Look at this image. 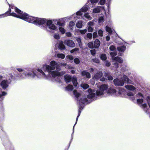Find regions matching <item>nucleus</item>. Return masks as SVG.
<instances>
[{
  "label": "nucleus",
  "instance_id": "f257e3e1",
  "mask_svg": "<svg viewBox=\"0 0 150 150\" xmlns=\"http://www.w3.org/2000/svg\"><path fill=\"white\" fill-rule=\"evenodd\" d=\"M31 18V19L30 23L36 25H40L45 30L47 31L53 33L58 30L57 26L53 23L52 20L34 17Z\"/></svg>",
  "mask_w": 150,
  "mask_h": 150
},
{
  "label": "nucleus",
  "instance_id": "f03ea898",
  "mask_svg": "<svg viewBox=\"0 0 150 150\" xmlns=\"http://www.w3.org/2000/svg\"><path fill=\"white\" fill-rule=\"evenodd\" d=\"M50 65L44 64L43 65L42 69L45 71H47L49 75H51L53 78L57 77L56 80L59 83H60L61 80L59 77L65 73L64 71H59L60 69L57 67L58 66L57 62L54 61L50 62Z\"/></svg>",
  "mask_w": 150,
  "mask_h": 150
},
{
  "label": "nucleus",
  "instance_id": "7ed1b4c3",
  "mask_svg": "<svg viewBox=\"0 0 150 150\" xmlns=\"http://www.w3.org/2000/svg\"><path fill=\"white\" fill-rule=\"evenodd\" d=\"M8 4L9 6V8L8 11L5 13H6V16L8 15L7 16H12L30 23L31 19V17H32V16H29L25 13H23L13 5Z\"/></svg>",
  "mask_w": 150,
  "mask_h": 150
},
{
  "label": "nucleus",
  "instance_id": "20e7f679",
  "mask_svg": "<svg viewBox=\"0 0 150 150\" xmlns=\"http://www.w3.org/2000/svg\"><path fill=\"white\" fill-rule=\"evenodd\" d=\"M37 71L40 73V76L37 75L33 69L30 68H28L26 71H24L22 74L21 73L18 74V77L20 79H25L29 77L35 78V76H37L38 78H42L47 79H49V75H46L41 69H38Z\"/></svg>",
  "mask_w": 150,
  "mask_h": 150
},
{
  "label": "nucleus",
  "instance_id": "39448f33",
  "mask_svg": "<svg viewBox=\"0 0 150 150\" xmlns=\"http://www.w3.org/2000/svg\"><path fill=\"white\" fill-rule=\"evenodd\" d=\"M116 91L113 87L108 88L106 84L101 85L99 89L97 90V95L98 96H114L115 95Z\"/></svg>",
  "mask_w": 150,
  "mask_h": 150
},
{
  "label": "nucleus",
  "instance_id": "423d86ee",
  "mask_svg": "<svg viewBox=\"0 0 150 150\" xmlns=\"http://www.w3.org/2000/svg\"><path fill=\"white\" fill-rule=\"evenodd\" d=\"M73 93L75 97L77 98V100L79 101V114L76 117V123L73 126V133L74 132V126L76 124L78 118L80 115L81 112V109H82V108L83 107L84 104L86 103L88 101L87 98H86V96H82L81 98L79 100L78 98L80 97H81V96L79 93L77 92L76 90H74L73 91Z\"/></svg>",
  "mask_w": 150,
  "mask_h": 150
},
{
  "label": "nucleus",
  "instance_id": "0eeeda50",
  "mask_svg": "<svg viewBox=\"0 0 150 150\" xmlns=\"http://www.w3.org/2000/svg\"><path fill=\"white\" fill-rule=\"evenodd\" d=\"M114 84L116 86H122L124 85V82L127 83L133 84L132 81L129 80L127 76L123 75V76L120 79H115L113 81Z\"/></svg>",
  "mask_w": 150,
  "mask_h": 150
},
{
  "label": "nucleus",
  "instance_id": "6e6552de",
  "mask_svg": "<svg viewBox=\"0 0 150 150\" xmlns=\"http://www.w3.org/2000/svg\"><path fill=\"white\" fill-rule=\"evenodd\" d=\"M137 97H141L142 98L138 99L137 100V104L139 105L146 112H147V106L146 104H142L143 102V98H144L143 95L141 93H139L137 95ZM136 99H137L136 98Z\"/></svg>",
  "mask_w": 150,
  "mask_h": 150
},
{
  "label": "nucleus",
  "instance_id": "1a4fd4ad",
  "mask_svg": "<svg viewBox=\"0 0 150 150\" xmlns=\"http://www.w3.org/2000/svg\"><path fill=\"white\" fill-rule=\"evenodd\" d=\"M64 77L66 83H69L71 81L75 86H77L78 83L77 82V79L76 77L75 76L72 77L71 76L68 75H64Z\"/></svg>",
  "mask_w": 150,
  "mask_h": 150
},
{
  "label": "nucleus",
  "instance_id": "9d476101",
  "mask_svg": "<svg viewBox=\"0 0 150 150\" xmlns=\"http://www.w3.org/2000/svg\"><path fill=\"white\" fill-rule=\"evenodd\" d=\"M112 62L113 63V65L116 69L118 68L119 67L118 62L122 63L123 61V60L121 58L118 56L112 58Z\"/></svg>",
  "mask_w": 150,
  "mask_h": 150
},
{
  "label": "nucleus",
  "instance_id": "9b49d317",
  "mask_svg": "<svg viewBox=\"0 0 150 150\" xmlns=\"http://www.w3.org/2000/svg\"><path fill=\"white\" fill-rule=\"evenodd\" d=\"M88 94L87 95V98L90 99H93L94 100L96 99V97L97 95V91H96V93H95V91L92 90L91 88H89L88 90Z\"/></svg>",
  "mask_w": 150,
  "mask_h": 150
},
{
  "label": "nucleus",
  "instance_id": "f8f14e48",
  "mask_svg": "<svg viewBox=\"0 0 150 150\" xmlns=\"http://www.w3.org/2000/svg\"><path fill=\"white\" fill-rule=\"evenodd\" d=\"M9 83L8 81L4 80L1 82L0 85L3 89H6L8 87Z\"/></svg>",
  "mask_w": 150,
  "mask_h": 150
},
{
  "label": "nucleus",
  "instance_id": "ddd939ff",
  "mask_svg": "<svg viewBox=\"0 0 150 150\" xmlns=\"http://www.w3.org/2000/svg\"><path fill=\"white\" fill-rule=\"evenodd\" d=\"M64 43L66 44L68 46L71 47H74L75 46V45L74 41L71 40H67L64 41Z\"/></svg>",
  "mask_w": 150,
  "mask_h": 150
},
{
  "label": "nucleus",
  "instance_id": "4468645a",
  "mask_svg": "<svg viewBox=\"0 0 150 150\" xmlns=\"http://www.w3.org/2000/svg\"><path fill=\"white\" fill-rule=\"evenodd\" d=\"M96 74L94 75L93 78L96 80H98L100 78L103 76V73L101 71L97 70L96 71Z\"/></svg>",
  "mask_w": 150,
  "mask_h": 150
},
{
  "label": "nucleus",
  "instance_id": "2eb2a0df",
  "mask_svg": "<svg viewBox=\"0 0 150 150\" xmlns=\"http://www.w3.org/2000/svg\"><path fill=\"white\" fill-rule=\"evenodd\" d=\"M4 144L7 148V150H14L13 147L10 142H8L7 143L5 142Z\"/></svg>",
  "mask_w": 150,
  "mask_h": 150
},
{
  "label": "nucleus",
  "instance_id": "dca6fc26",
  "mask_svg": "<svg viewBox=\"0 0 150 150\" xmlns=\"http://www.w3.org/2000/svg\"><path fill=\"white\" fill-rule=\"evenodd\" d=\"M4 144L7 148V150H14L13 147L10 142H8L7 143L5 142Z\"/></svg>",
  "mask_w": 150,
  "mask_h": 150
},
{
  "label": "nucleus",
  "instance_id": "f3484780",
  "mask_svg": "<svg viewBox=\"0 0 150 150\" xmlns=\"http://www.w3.org/2000/svg\"><path fill=\"white\" fill-rule=\"evenodd\" d=\"M88 10V8L86 6H83L79 11L76 12V14L82 15L83 14V12H86Z\"/></svg>",
  "mask_w": 150,
  "mask_h": 150
},
{
  "label": "nucleus",
  "instance_id": "a211bd4d",
  "mask_svg": "<svg viewBox=\"0 0 150 150\" xmlns=\"http://www.w3.org/2000/svg\"><path fill=\"white\" fill-rule=\"evenodd\" d=\"M81 74L83 76H86L87 78H90L91 77L90 74L89 72L85 71H82Z\"/></svg>",
  "mask_w": 150,
  "mask_h": 150
},
{
  "label": "nucleus",
  "instance_id": "6ab92c4d",
  "mask_svg": "<svg viewBox=\"0 0 150 150\" xmlns=\"http://www.w3.org/2000/svg\"><path fill=\"white\" fill-rule=\"evenodd\" d=\"M127 95L128 96L131 97L130 99L133 102H135L136 101V97H135L133 96L134 94L132 92H129L127 93Z\"/></svg>",
  "mask_w": 150,
  "mask_h": 150
},
{
  "label": "nucleus",
  "instance_id": "aec40b11",
  "mask_svg": "<svg viewBox=\"0 0 150 150\" xmlns=\"http://www.w3.org/2000/svg\"><path fill=\"white\" fill-rule=\"evenodd\" d=\"M100 44V42L98 39L96 40L94 43V47L95 48H98L99 47Z\"/></svg>",
  "mask_w": 150,
  "mask_h": 150
},
{
  "label": "nucleus",
  "instance_id": "412c9836",
  "mask_svg": "<svg viewBox=\"0 0 150 150\" xmlns=\"http://www.w3.org/2000/svg\"><path fill=\"white\" fill-rule=\"evenodd\" d=\"M6 93L2 91L1 89L0 88V101L2 100L4 98L3 96H6Z\"/></svg>",
  "mask_w": 150,
  "mask_h": 150
},
{
  "label": "nucleus",
  "instance_id": "4be33fe9",
  "mask_svg": "<svg viewBox=\"0 0 150 150\" xmlns=\"http://www.w3.org/2000/svg\"><path fill=\"white\" fill-rule=\"evenodd\" d=\"M117 49L118 51L123 52L126 50V47L125 46L123 45L120 47H118Z\"/></svg>",
  "mask_w": 150,
  "mask_h": 150
},
{
  "label": "nucleus",
  "instance_id": "5701e85b",
  "mask_svg": "<svg viewBox=\"0 0 150 150\" xmlns=\"http://www.w3.org/2000/svg\"><path fill=\"white\" fill-rule=\"evenodd\" d=\"M125 87L127 90L130 91H134L135 89V88L134 86L130 85L125 86Z\"/></svg>",
  "mask_w": 150,
  "mask_h": 150
},
{
  "label": "nucleus",
  "instance_id": "b1692460",
  "mask_svg": "<svg viewBox=\"0 0 150 150\" xmlns=\"http://www.w3.org/2000/svg\"><path fill=\"white\" fill-rule=\"evenodd\" d=\"M78 16H80V15H77L76 13V14H74L70 16L69 18L70 20H71L72 18H74V20L76 21L79 18V17Z\"/></svg>",
  "mask_w": 150,
  "mask_h": 150
},
{
  "label": "nucleus",
  "instance_id": "393cba45",
  "mask_svg": "<svg viewBox=\"0 0 150 150\" xmlns=\"http://www.w3.org/2000/svg\"><path fill=\"white\" fill-rule=\"evenodd\" d=\"M101 8L100 6L97 7L93 9V13H99L100 11Z\"/></svg>",
  "mask_w": 150,
  "mask_h": 150
},
{
  "label": "nucleus",
  "instance_id": "a878e982",
  "mask_svg": "<svg viewBox=\"0 0 150 150\" xmlns=\"http://www.w3.org/2000/svg\"><path fill=\"white\" fill-rule=\"evenodd\" d=\"M104 75L107 77H108V79L109 80H112L113 79V77L108 72H105L104 73Z\"/></svg>",
  "mask_w": 150,
  "mask_h": 150
},
{
  "label": "nucleus",
  "instance_id": "bb28decb",
  "mask_svg": "<svg viewBox=\"0 0 150 150\" xmlns=\"http://www.w3.org/2000/svg\"><path fill=\"white\" fill-rule=\"evenodd\" d=\"M58 47L59 49L61 50H64L65 48V46L63 44V42H61L59 43Z\"/></svg>",
  "mask_w": 150,
  "mask_h": 150
},
{
  "label": "nucleus",
  "instance_id": "cd10ccee",
  "mask_svg": "<svg viewBox=\"0 0 150 150\" xmlns=\"http://www.w3.org/2000/svg\"><path fill=\"white\" fill-rule=\"evenodd\" d=\"M56 55L58 58L62 59H64L65 56V55L62 53H57Z\"/></svg>",
  "mask_w": 150,
  "mask_h": 150
},
{
  "label": "nucleus",
  "instance_id": "c85d7f7f",
  "mask_svg": "<svg viewBox=\"0 0 150 150\" xmlns=\"http://www.w3.org/2000/svg\"><path fill=\"white\" fill-rule=\"evenodd\" d=\"M59 30L61 33L62 34H64L66 32V30L64 28V27H59Z\"/></svg>",
  "mask_w": 150,
  "mask_h": 150
},
{
  "label": "nucleus",
  "instance_id": "c756f323",
  "mask_svg": "<svg viewBox=\"0 0 150 150\" xmlns=\"http://www.w3.org/2000/svg\"><path fill=\"white\" fill-rule=\"evenodd\" d=\"M65 88L67 91H71L73 89V87L72 85L69 84Z\"/></svg>",
  "mask_w": 150,
  "mask_h": 150
},
{
  "label": "nucleus",
  "instance_id": "7c9ffc66",
  "mask_svg": "<svg viewBox=\"0 0 150 150\" xmlns=\"http://www.w3.org/2000/svg\"><path fill=\"white\" fill-rule=\"evenodd\" d=\"M75 23L73 21H71L69 23V27L71 30L73 29V27L74 26Z\"/></svg>",
  "mask_w": 150,
  "mask_h": 150
},
{
  "label": "nucleus",
  "instance_id": "2f4dec72",
  "mask_svg": "<svg viewBox=\"0 0 150 150\" xmlns=\"http://www.w3.org/2000/svg\"><path fill=\"white\" fill-rule=\"evenodd\" d=\"M81 86L84 89H86L89 87V85L86 83L81 84Z\"/></svg>",
  "mask_w": 150,
  "mask_h": 150
},
{
  "label": "nucleus",
  "instance_id": "473e14b6",
  "mask_svg": "<svg viewBox=\"0 0 150 150\" xmlns=\"http://www.w3.org/2000/svg\"><path fill=\"white\" fill-rule=\"evenodd\" d=\"M76 27L79 28H82V22L79 21H78L76 23Z\"/></svg>",
  "mask_w": 150,
  "mask_h": 150
},
{
  "label": "nucleus",
  "instance_id": "72a5a7b5",
  "mask_svg": "<svg viewBox=\"0 0 150 150\" xmlns=\"http://www.w3.org/2000/svg\"><path fill=\"white\" fill-rule=\"evenodd\" d=\"M110 54L112 57V58L115 57V56L117 55V52H116L114 51L113 52H110Z\"/></svg>",
  "mask_w": 150,
  "mask_h": 150
},
{
  "label": "nucleus",
  "instance_id": "f704fd0d",
  "mask_svg": "<svg viewBox=\"0 0 150 150\" xmlns=\"http://www.w3.org/2000/svg\"><path fill=\"white\" fill-rule=\"evenodd\" d=\"M84 16L87 19L89 20H90L92 19L91 17L89 15V14L88 13H85L84 15Z\"/></svg>",
  "mask_w": 150,
  "mask_h": 150
},
{
  "label": "nucleus",
  "instance_id": "c9c22d12",
  "mask_svg": "<svg viewBox=\"0 0 150 150\" xmlns=\"http://www.w3.org/2000/svg\"><path fill=\"white\" fill-rule=\"evenodd\" d=\"M104 16H102L99 18L98 22L99 23H100L103 22L104 21Z\"/></svg>",
  "mask_w": 150,
  "mask_h": 150
},
{
  "label": "nucleus",
  "instance_id": "e433bc0d",
  "mask_svg": "<svg viewBox=\"0 0 150 150\" xmlns=\"http://www.w3.org/2000/svg\"><path fill=\"white\" fill-rule=\"evenodd\" d=\"M100 59L103 60H105L107 59L106 55L105 54H102L100 55Z\"/></svg>",
  "mask_w": 150,
  "mask_h": 150
},
{
  "label": "nucleus",
  "instance_id": "4c0bfd02",
  "mask_svg": "<svg viewBox=\"0 0 150 150\" xmlns=\"http://www.w3.org/2000/svg\"><path fill=\"white\" fill-rule=\"evenodd\" d=\"M106 30L108 32L110 33H111L112 32L111 29L107 26H106Z\"/></svg>",
  "mask_w": 150,
  "mask_h": 150
},
{
  "label": "nucleus",
  "instance_id": "58836bf2",
  "mask_svg": "<svg viewBox=\"0 0 150 150\" xmlns=\"http://www.w3.org/2000/svg\"><path fill=\"white\" fill-rule=\"evenodd\" d=\"M57 24L59 25V27H64L65 25V23H62L60 21H57Z\"/></svg>",
  "mask_w": 150,
  "mask_h": 150
},
{
  "label": "nucleus",
  "instance_id": "ea45409f",
  "mask_svg": "<svg viewBox=\"0 0 150 150\" xmlns=\"http://www.w3.org/2000/svg\"><path fill=\"white\" fill-rule=\"evenodd\" d=\"M99 0H91V2L92 4V6L95 5L98 1ZM93 6H92V7Z\"/></svg>",
  "mask_w": 150,
  "mask_h": 150
},
{
  "label": "nucleus",
  "instance_id": "a19ab883",
  "mask_svg": "<svg viewBox=\"0 0 150 150\" xmlns=\"http://www.w3.org/2000/svg\"><path fill=\"white\" fill-rule=\"evenodd\" d=\"M79 49L77 48H75L71 50L70 51V52L71 53H73L74 52H77L79 51Z\"/></svg>",
  "mask_w": 150,
  "mask_h": 150
},
{
  "label": "nucleus",
  "instance_id": "79ce46f5",
  "mask_svg": "<svg viewBox=\"0 0 150 150\" xmlns=\"http://www.w3.org/2000/svg\"><path fill=\"white\" fill-rule=\"evenodd\" d=\"M79 31L81 34H84L87 32V30L86 29H85L83 30H79Z\"/></svg>",
  "mask_w": 150,
  "mask_h": 150
},
{
  "label": "nucleus",
  "instance_id": "37998d69",
  "mask_svg": "<svg viewBox=\"0 0 150 150\" xmlns=\"http://www.w3.org/2000/svg\"><path fill=\"white\" fill-rule=\"evenodd\" d=\"M88 47L91 48H93L94 47L93 43V42H89L88 44Z\"/></svg>",
  "mask_w": 150,
  "mask_h": 150
},
{
  "label": "nucleus",
  "instance_id": "c03bdc74",
  "mask_svg": "<svg viewBox=\"0 0 150 150\" xmlns=\"http://www.w3.org/2000/svg\"><path fill=\"white\" fill-rule=\"evenodd\" d=\"M74 62L76 64H78L80 63V60L77 58H76L74 59Z\"/></svg>",
  "mask_w": 150,
  "mask_h": 150
},
{
  "label": "nucleus",
  "instance_id": "a18cd8bd",
  "mask_svg": "<svg viewBox=\"0 0 150 150\" xmlns=\"http://www.w3.org/2000/svg\"><path fill=\"white\" fill-rule=\"evenodd\" d=\"M125 92V90L122 88H120L119 89V93L120 94H122Z\"/></svg>",
  "mask_w": 150,
  "mask_h": 150
},
{
  "label": "nucleus",
  "instance_id": "49530a36",
  "mask_svg": "<svg viewBox=\"0 0 150 150\" xmlns=\"http://www.w3.org/2000/svg\"><path fill=\"white\" fill-rule=\"evenodd\" d=\"M98 35L100 37H102L103 35V32L101 30H99L98 32Z\"/></svg>",
  "mask_w": 150,
  "mask_h": 150
},
{
  "label": "nucleus",
  "instance_id": "de8ad7c7",
  "mask_svg": "<svg viewBox=\"0 0 150 150\" xmlns=\"http://www.w3.org/2000/svg\"><path fill=\"white\" fill-rule=\"evenodd\" d=\"M76 41L78 42L80 47H81V40L80 38H76Z\"/></svg>",
  "mask_w": 150,
  "mask_h": 150
},
{
  "label": "nucleus",
  "instance_id": "09e8293b",
  "mask_svg": "<svg viewBox=\"0 0 150 150\" xmlns=\"http://www.w3.org/2000/svg\"><path fill=\"white\" fill-rule=\"evenodd\" d=\"M109 49L110 50L112 51H114L116 50V48L115 46L113 45L110 46L109 47Z\"/></svg>",
  "mask_w": 150,
  "mask_h": 150
},
{
  "label": "nucleus",
  "instance_id": "8fccbe9b",
  "mask_svg": "<svg viewBox=\"0 0 150 150\" xmlns=\"http://www.w3.org/2000/svg\"><path fill=\"white\" fill-rule=\"evenodd\" d=\"M93 61L96 63H98L99 62V60L98 59L95 58L92 59Z\"/></svg>",
  "mask_w": 150,
  "mask_h": 150
},
{
  "label": "nucleus",
  "instance_id": "3c124183",
  "mask_svg": "<svg viewBox=\"0 0 150 150\" xmlns=\"http://www.w3.org/2000/svg\"><path fill=\"white\" fill-rule=\"evenodd\" d=\"M91 53L93 55H94L96 53V51L95 50H91Z\"/></svg>",
  "mask_w": 150,
  "mask_h": 150
},
{
  "label": "nucleus",
  "instance_id": "603ef678",
  "mask_svg": "<svg viewBox=\"0 0 150 150\" xmlns=\"http://www.w3.org/2000/svg\"><path fill=\"white\" fill-rule=\"evenodd\" d=\"M54 37L55 39L58 40L60 38V36L58 34H55L54 35Z\"/></svg>",
  "mask_w": 150,
  "mask_h": 150
},
{
  "label": "nucleus",
  "instance_id": "864d4df0",
  "mask_svg": "<svg viewBox=\"0 0 150 150\" xmlns=\"http://www.w3.org/2000/svg\"><path fill=\"white\" fill-rule=\"evenodd\" d=\"M92 36V35L91 33H89L87 34V37L89 39H91Z\"/></svg>",
  "mask_w": 150,
  "mask_h": 150
},
{
  "label": "nucleus",
  "instance_id": "5fc2aeb1",
  "mask_svg": "<svg viewBox=\"0 0 150 150\" xmlns=\"http://www.w3.org/2000/svg\"><path fill=\"white\" fill-rule=\"evenodd\" d=\"M105 64L106 66L108 67L110 65V63L108 61H106L105 62Z\"/></svg>",
  "mask_w": 150,
  "mask_h": 150
},
{
  "label": "nucleus",
  "instance_id": "6e6d98bb",
  "mask_svg": "<svg viewBox=\"0 0 150 150\" xmlns=\"http://www.w3.org/2000/svg\"><path fill=\"white\" fill-rule=\"evenodd\" d=\"M97 36L98 35L96 32H95L93 33V38H96L97 37Z\"/></svg>",
  "mask_w": 150,
  "mask_h": 150
},
{
  "label": "nucleus",
  "instance_id": "4d7b16f0",
  "mask_svg": "<svg viewBox=\"0 0 150 150\" xmlns=\"http://www.w3.org/2000/svg\"><path fill=\"white\" fill-rule=\"evenodd\" d=\"M66 58L70 60H72L73 59V57L71 55H67L66 56Z\"/></svg>",
  "mask_w": 150,
  "mask_h": 150
},
{
  "label": "nucleus",
  "instance_id": "13d9d810",
  "mask_svg": "<svg viewBox=\"0 0 150 150\" xmlns=\"http://www.w3.org/2000/svg\"><path fill=\"white\" fill-rule=\"evenodd\" d=\"M88 31L89 32H92L93 31V28L90 26H89L88 29Z\"/></svg>",
  "mask_w": 150,
  "mask_h": 150
},
{
  "label": "nucleus",
  "instance_id": "bf43d9fd",
  "mask_svg": "<svg viewBox=\"0 0 150 150\" xmlns=\"http://www.w3.org/2000/svg\"><path fill=\"white\" fill-rule=\"evenodd\" d=\"M105 2V0H100V4L101 5L104 4Z\"/></svg>",
  "mask_w": 150,
  "mask_h": 150
},
{
  "label": "nucleus",
  "instance_id": "052dcab7",
  "mask_svg": "<svg viewBox=\"0 0 150 150\" xmlns=\"http://www.w3.org/2000/svg\"><path fill=\"white\" fill-rule=\"evenodd\" d=\"M66 36L68 37H71L72 35L71 33L70 32H67L66 33Z\"/></svg>",
  "mask_w": 150,
  "mask_h": 150
},
{
  "label": "nucleus",
  "instance_id": "680f3d73",
  "mask_svg": "<svg viewBox=\"0 0 150 150\" xmlns=\"http://www.w3.org/2000/svg\"><path fill=\"white\" fill-rule=\"evenodd\" d=\"M16 70L18 71L19 72H21L23 71H24V69H23L21 68H17Z\"/></svg>",
  "mask_w": 150,
  "mask_h": 150
},
{
  "label": "nucleus",
  "instance_id": "e2e57ef3",
  "mask_svg": "<svg viewBox=\"0 0 150 150\" xmlns=\"http://www.w3.org/2000/svg\"><path fill=\"white\" fill-rule=\"evenodd\" d=\"M8 16V15L7 16L6 15V13H5L3 14L0 15V18L5 17L6 16Z\"/></svg>",
  "mask_w": 150,
  "mask_h": 150
},
{
  "label": "nucleus",
  "instance_id": "0e129e2a",
  "mask_svg": "<svg viewBox=\"0 0 150 150\" xmlns=\"http://www.w3.org/2000/svg\"><path fill=\"white\" fill-rule=\"evenodd\" d=\"M88 24L89 25V26H92L93 25V23L92 21H90L88 22Z\"/></svg>",
  "mask_w": 150,
  "mask_h": 150
},
{
  "label": "nucleus",
  "instance_id": "69168bd1",
  "mask_svg": "<svg viewBox=\"0 0 150 150\" xmlns=\"http://www.w3.org/2000/svg\"><path fill=\"white\" fill-rule=\"evenodd\" d=\"M89 70L90 71H94L95 72H96V71H97V70L96 69H93L92 68H90L89 69Z\"/></svg>",
  "mask_w": 150,
  "mask_h": 150
},
{
  "label": "nucleus",
  "instance_id": "338daca9",
  "mask_svg": "<svg viewBox=\"0 0 150 150\" xmlns=\"http://www.w3.org/2000/svg\"><path fill=\"white\" fill-rule=\"evenodd\" d=\"M60 65L63 67H65L67 65V64L66 63H62L60 64Z\"/></svg>",
  "mask_w": 150,
  "mask_h": 150
},
{
  "label": "nucleus",
  "instance_id": "774afa93",
  "mask_svg": "<svg viewBox=\"0 0 150 150\" xmlns=\"http://www.w3.org/2000/svg\"><path fill=\"white\" fill-rule=\"evenodd\" d=\"M110 37L109 36H106V40L107 41H108L110 40Z\"/></svg>",
  "mask_w": 150,
  "mask_h": 150
}]
</instances>
